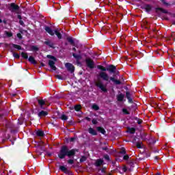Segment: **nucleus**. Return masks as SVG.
<instances>
[{
  "mask_svg": "<svg viewBox=\"0 0 175 175\" xmlns=\"http://www.w3.org/2000/svg\"><path fill=\"white\" fill-rule=\"evenodd\" d=\"M97 68L101 70L98 74V77L100 79H102L104 81H109V80H110V81H113L116 85H121L120 80L116 79V75L110 77L109 74L106 72V70H107L109 73H116L117 71V67H116V66L111 64L106 68L103 66L98 65Z\"/></svg>",
  "mask_w": 175,
  "mask_h": 175,
  "instance_id": "nucleus-1",
  "label": "nucleus"
},
{
  "mask_svg": "<svg viewBox=\"0 0 175 175\" xmlns=\"http://www.w3.org/2000/svg\"><path fill=\"white\" fill-rule=\"evenodd\" d=\"M76 152H79V149L69 150L68 146H62L60 148L58 157L60 158V159H64L65 157H68V158H73V157L76 155Z\"/></svg>",
  "mask_w": 175,
  "mask_h": 175,
  "instance_id": "nucleus-2",
  "label": "nucleus"
},
{
  "mask_svg": "<svg viewBox=\"0 0 175 175\" xmlns=\"http://www.w3.org/2000/svg\"><path fill=\"white\" fill-rule=\"evenodd\" d=\"M96 87L99 88L102 92L106 94L107 92V83L106 84H103V82L98 79L97 82L95 83Z\"/></svg>",
  "mask_w": 175,
  "mask_h": 175,
  "instance_id": "nucleus-3",
  "label": "nucleus"
},
{
  "mask_svg": "<svg viewBox=\"0 0 175 175\" xmlns=\"http://www.w3.org/2000/svg\"><path fill=\"white\" fill-rule=\"evenodd\" d=\"M85 63L87 67L90 68V69H94V68L95 67V62H94L93 60L90 58H87L85 59Z\"/></svg>",
  "mask_w": 175,
  "mask_h": 175,
  "instance_id": "nucleus-4",
  "label": "nucleus"
},
{
  "mask_svg": "<svg viewBox=\"0 0 175 175\" xmlns=\"http://www.w3.org/2000/svg\"><path fill=\"white\" fill-rule=\"evenodd\" d=\"M38 105L42 110L47 109V105L46 104V101L43 99H37Z\"/></svg>",
  "mask_w": 175,
  "mask_h": 175,
  "instance_id": "nucleus-5",
  "label": "nucleus"
},
{
  "mask_svg": "<svg viewBox=\"0 0 175 175\" xmlns=\"http://www.w3.org/2000/svg\"><path fill=\"white\" fill-rule=\"evenodd\" d=\"M8 9L10 10V12H17V10L20 9V7L18 5H16V3H12L10 4Z\"/></svg>",
  "mask_w": 175,
  "mask_h": 175,
  "instance_id": "nucleus-6",
  "label": "nucleus"
},
{
  "mask_svg": "<svg viewBox=\"0 0 175 175\" xmlns=\"http://www.w3.org/2000/svg\"><path fill=\"white\" fill-rule=\"evenodd\" d=\"M65 66L67 70H68V72H70V73H73L75 72V66H73V64L70 63H66Z\"/></svg>",
  "mask_w": 175,
  "mask_h": 175,
  "instance_id": "nucleus-7",
  "label": "nucleus"
},
{
  "mask_svg": "<svg viewBox=\"0 0 175 175\" xmlns=\"http://www.w3.org/2000/svg\"><path fill=\"white\" fill-rule=\"evenodd\" d=\"M156 13L159 16V17H161V13H164L165 14H167L169 12L167 10L161 8H156Z\"/></svg>",
  "mask_w": 175,
  "mask_h": 175,
  "instance_id": "nucleus-8",
  "label": "nucleus"
},
{
  "mask_svg": "<svg viewBox=\"0 0 175 175\" xmlns=\"http://www.w3.org/2000/svg\"><path fill=\"white\" fill-rule=\"evenodd\" d=\"M55 62H57V61L51 59L49 61L48 65L50 66V68H51L53 70H57V67L55 66Z\"/></svg>",
  "mask_w": 175,
  "mask_h": 175,
  "instance_id": "nucleus-9",
  "label": "nucleus"
},
{
  "mask_svg": "<svg viewBox=\"0 0 175 175\" xmlns=\"http://www.w3.org/2000/svg\"><path fill=\"white\" fill-rule=\"evenodd\" d=\"M88 133L92 135V136H97L98 131L94 129L92 127H90L88 129Z\"/></svg>",
  "mask_w": 175,
  "mask_h": 175,
  "instance_id": "nucleus-10",
  "label": "nucleus"
},
{
  "mask_svg": "<svg viewBox=\"0 0 175 175\" xmlns=\"http://www.w3.org/2000/svg\"><path fill=\"white\" fill-rule=\"evenodd\" d=\"M44 29H45L46 32L49 33V35H51V36H54V31H53V29H51V28H50V27L45 26Z\"/></svg>",
  "mask_w": 175,
  "mask_h": 175,
  "instance_id": "nucleus-11",
  "label": "nucleus"
},
{
  "mask_svg": "<svg viewBox=\"0 0 175 175\" xmlns=\"http://www.w3.org/2000/svg\"><path fill=\"white\" fill-rule=\"evenodd\" d=\"M44 44H46V46H49V47H51V49H55V46H54V43H53L50 40H46L44 42Z\"/></svg>",
  "mask_w": 175,
  "mask_h": 175,
  "instance_id": "nucleus-12",
  "label": "nucleus"
},
{
  "mask_svg": "<svg viewBox=\"0 0 175 175\" xmlns=\"http://www.w3.org/2000/svg\"><path fill=\"white\" fill-rule=\"evenodd\" d=\"M96 129L98 132H100V133H102L103 135H106V130H105L103 127L97 126L96 127Z\"/></svg>",
  "mask_w": 175,
  "mask_h": 175,
  "instance_id": "nucleus-13",
  "label": "nucleus"
},
{
  "mask_svg": "<svg viewBox=\"0 0 175 175\" xmlns=\"http://www.w3.org/2000/svg\"><path fill=\"white\" fill-rule=\"evenodd\" d=\"M49 114V112L46 111H41L38 113V117L42 118V117H46Z\"/></svg>",
  "mask_w": 175,
  "mask_h": 175,
  "instance_id": "nucleus-14",
  "label": "nucleus"
},
{
  "mask_svg": "<svg viewBox=\"0 0 175 175\" xmlns=\"http://www.w3.org/2000/svg\"><path fill=\"white\" fill-rule=\"evenodd\" d=\"M131 96V93L129 92H126V98L128 99L129 103H133V100Z\"/></svg>",
  "mask_w": 175,
  "mask_h": 175,
  "instance_id": "nucleus-15",
  "label": "nucleus"
},
{
  "mask_svg": "<svg viewBox=\"0 0 175 175\" xmlns=\"http://www.w3.org/2000/svg\"><path fill=\"white\" fill-rule=\"evenodd\" d=\"M55 33L57 36L58 39H62V34H61V33H59V29H56L54 31V34Z\"/></svg>",
  "mask_w": 175,
  "mask_h": 175,
  "instance_id": "nucleus-16",
  "label": "nucleus"
},
{
  "mask_svg": "<svg viewBox=\"0 0 175 175\" xmlns=\"http://www.w3.org/2000/svg\"><path fill=\"white\" fill-rule=\"evenodd\" d=\"M124 98H125V95L123 94L122 93H121L117 96V99H118V102H122V100H124Z\"/></svg>",
  "mask_w": 175,
  "mask_h": 175,
  "instance_id": "nucleus-17",
  "label": "nucleus"
},
{
  "mask_svg": "<svg viewBox=\"0 0 175 175\" xmlns=\"http://www.w3.org/2000/svg\"><path fill=\"white\" fill-rule=\"evenodd\" d=\"M128 165H129V166H130V167L129 168V171L132 172L133 167H135V163L132 161L130 160L128 161Z\"/></svg>",
  "mask_w": 175,
  "mask_h": 175,
  "instance_id": "nucleus-18",
  "label": "nucleus"
},
{
  "mask_svg": "<svg viewBox=\"0 0 175 175\" xmlns=\"http://www.w3.org/2000/svg\"><path fill=\"white\" fill-rule=\"evenodd\" d=\"M101 165H103V160H102L100 159H97L95 163V166H96L98 167L99 166H101Z\"/></svg>",
  "mask_w": 175,
  "mask_h": 175,
  "instance_id": "nucleus-19",
  "label": "nucleus"
},
{
  "mask_svg": "<svg viewBox=\"0 0 175 175\" xmlns=\"http://www.w3.org/2000/svg\"><path fill=\"white\" fill-rule=\"evenodd\" d=\"M144 9H145L147 13H149V12H151L152 7L150 5L146 4L145 5H144Z\"/></svg>",
  "mask_w": 175,
  "mask_h": 175,
  "instance_id": "nucleus-20",
  "label": "nucleus"
},
{
  "mask_svg": "<svg viewBox=\"0 0 175 175\" xmlns=\"http://www.w3.org/2000/svg\"><path fill=\"white\" fill-rule=\"evenodd\" d=\"M28 59H29V62H30L31 64H33V65H36V64H38L36 60H35V58H33V57L32 56H30Z\"/></svg>",
  "mask_w": 175,
  "mask_h": 175,
  "instance_id": "nucleus-21",
  "label": "nucleus"
},
{
  "mask_svg": "<svg viewBox=\"0 0 175 175\" xmlns=\"http://www.w3.org/2000/svg\"><path fill=\"white\" fill-rule=\"evenodd\" d=\"M72 56L74 57V58H75V59H77V62H79V61H80V59H81V58H83L81 57V55H77L76 53H72Z\"/></svg>",
  "mask_w": 175,
  "mask_h": 175,
  "instance_id": "nucleus-22",
  "label": "nucleus"
},
{
  "mask_svg": "<svg viewBox=\"0 0 175 175\" xmlns=\"http://www.w3.org/2000/svg\"><path fill=\"white\" fill-rule=\"evenodd\" d=\"M148 144H155L157 143V140H154V138L152 137H150L148 141H147Z\"/></svg>",
  "mask_w": 175,
  "mask_h": 175,
  "instance_id": "nucleus-23",
  "label": "nucleus"
},
{
  "mask_svg": "<svg viewBox=\"0 0 175 175\" xmlns=\"http://www.w3.org/2000/svg\"><path fill=\"white\" fill-rule=\"evenodd\" d=\"M36 135L37 136L43 137V136H44V132H43V131H42V130H38L36 132Z\"/></svg>",
  "mask_w": 175,
  "mask_h": 175,
  "instance_id": "nucleus-24",
  "label": "nucleus"
},
{
  "mask_svg": "<svg viewBox=\"0 0 175 175\" xmlns=\"http://www.w3.org/2000/svg\"><path fill=\"white\" fill-rule=\"evenodd\" d=\"M11 45L12 47H14V49H16L17 50H23V48H21V46L20 45H17L16 44H11Z\"/></svg>",
  "mask_w": 175,
  "mask_h": 175,
  "instance_id": "nucleus-25",
  "label": "nucleus"
},
{
  "mask_svg": "<svg viewBox=\"0 0 175 175\" xmlns=\"http://www.w3.org/2000/svg\"><path fill=\"white\" fill-rule=\"evenodd\" d=\"M67 40L69 43H70V44H72V46H75V40H73V38L68 37L67 38Z\"/></svg>",
  "mask_w": 175,
  "mask_h": 175,
  "instance_id": "nucleus-26",
  "label": "nucleus"
},
{
  "mask_svg": "<svg viewBox=\"0 0 175 175\" xmlns=\"http://www.w3.org/2000/svg\"><path fill=\"white\" fill-rule=\"evenodd\" d=\"M92 108L93 109V110H96V111L99 110V106H98V105L96 104H94Z\"/></svg>",
  "mask_w": 175,
  "mask_h": 175,
  "instance_id": "nucleus-27",
  "label": "nucleus"
},
{
  "mask_svg": "<svg viewBox=\"0 0 175 175\" xmlns=\"http://www.w3.org/2000/svg\"><path fill=\"white\" fill-rule=\"evenodd\" d=\"M129 133H131V135H133L136 132V129L135 128H131L129 129Z\"/></svg>",
  "mask_w": 175,
  "mask_h": 175,
  "instance_id": "nucleus-28",
  "label": "nucleus"
},
{
  "mask_svg": "<svg viewBox=\"0 0 175 175\" xmlns=\"http://www.w3.org/2000/svg\"><path fill=\"white\" fill-rule=\"evenodd\" d=\"M47 58H49V59H52V61H57V58L53 55H48Z\"/></svg>",
  "mask_w": 175,
  "mask_h": 175,
  "instance_id": "nucleus-29",
  "label": "nucleus"
},
{
  "mask_svg": "<svg viewBox=\"0 0 175 175\" xmlns=\"http://www.w3.org/2000/svg\"><path fill=\"white\" fill-rule=\"evenodd\" d=\"M21 55L25 59H28V55L27 53L22 52Z\"/></svg>",
  "mask_w": 175,
  "mask_h": 175,
  "instance_id": "nucleus-30",
  "label": "nucleus"
},
{
  "mask_svg": "<svg viewBox=\"0 0 175 175\" xmlns=\"http://www.w3.org/2000/svg\"><path fill=\"white\" fill-rule=\"evenodd\" d=\"M147 136V134L142 133L141 134V137L142 139V140H147V138L146 137Z\"/></svg>",
  "mask_w": 175,
  "mask_h": 175,
  "instance_id": "nucleus-31",
  "label": "nucleus"
},
{
  "mask_svg": "<svg viewBox=\"0 0 175 175\" xmlns=\"http://www.w3.org/2000/svg\"><path fill=\"white\" fill-rule=\"evenodd\" d=\"M7 128H14V124H12L11 122L6 124Z\"/></svg>",
  "mask_w": 175,
  "mask_h": 175,
  "instance_id": "nucleus-32",
  "label": "nucleus"
},
{
  "mask_svg": "<svg viewBox=\"0 0 175 175\" xmlns=\"http://www.w3.org/2000/svg\"><path fill=\"white\" fill-rule=\"evenodd\" d=\"M61 119L63 120V121H66V120H68V116H66L65 114H63L61 116Z\"/></svg>",
  "mask_w": 175,
  "mask_h": 175,
  "instance_id": "nucleus-33",
  "label": "nucleus"
},
{
  "mask_svg": "<svg viewBox=\"0 0 175 175\" xmlns=\"http://www.w3.org/2000/svg\"><path fill=\"white\" fill-rule=\"evenodd\" d=\"M87 161V157L85 156H82L81 158L80 159V162H85Z\"/></svg>",
  "mask_w": 175,
  "mask_h": 175,
  "instance_id": "nucleus-34",
  "label": "nucleus"
},
{
  "mask_svg": "<svg viewBox=\"0 0 175 175\" xmlns=\"http://www.w3.org/2000/svg\"><path fill=\"white\" fill-rule=\"evenodd\" d=\"M81 109V106H80V105H75V110H76V111H80Z\"/></svg>",
  "mask_w": 175,
  "mask_h": 175,
  "instance_id": "nucleus-35",
  "label": "nucleus"
},
{
  "mask_svg": "<svg viewBox=\"0 0 175 175\" xmlns=\"http://www.w3.org/2000/svg\"><path fill=\"white\" fill-rule=\"evenodd\" d=\"M120 154H122L123 155H125L126 154V151L125 150V148H122Z\"/></svg>",
  "mask_w": 175,
  "mask_h": 175,
  "instance_id": "nucleus-36",
  "label": "nucleus"
},
{
  "mask_svg": "<svg viewBox=\"0 0 175 175\" xmlns=\"http://www.w3.org/2000/svg\"><path fill=\"white\" fill-rule=\"evenodd\" d=\"M31 50L33 51H38L39 50V48L36 47V46H31Z\"/></svg>",
  "mask_w": 175,
  "mask_h": 175,
  "instance_id": "nucleus-37",
  "label": "nucleus"
},
{
  "mask_svg": "<svg viewBox=\"0 0 175 175\" xmlns=\"http://www.w3.org/2000/svg\"><path fill=\"white\" fill-rule=\"evenodd\" d=\"M59 169L62 170V172H64L68 168H66L65 166L61 165Z\"/></svg>",
  "mask_w": 175,
  "mask_h": 175,
  "instance_id": "nucleus-38",
  "label": "nucleus"
},
{
  "mask_svg": "<svg viewBox=\"0 0 175 175\" xmlns=\"http://www.w3.org/2000/svg\"><path fill=\"white\" fill-rule=\"evenodd\" d=\"M13 56L14 57V58H16V59L20 58V55L16 53H13Z\"/></svg>",
  "mask_w": 175,
  "mask_h": 175,
  "instance_id": "nucleus-39",
  "label": "nucleus"
},
{
  "mask_svg": "<svg viewBox=\"0 0 175 175\" xmlns=\"http://www.w3.org/2000/svg\"><path fill=\"white\" fill-rule=\"evenodd\" d=\"M161 2L162 3H163V5H165V6L167 7L170 6V3H167L166 1H165V0H162Z\"/></svg>",
  "mask_w": 175,
  "mask_h": 175,
  "instance_id": "nucleus-40",
  "label": "nucleus"
},
{
  "mask_svg": "<svg viewBox=\"0 0 175 175\" xmlns=\"http://www.w3.org/2000/svg\"><path fill=\"white\" fill-rule=\"evenodd\" d=\"M122 111H123V113H124V114H127V115H129V114H130V113L128 111V109H127L124 108V109H122Z\"/></svg>",
  "mask_w": 175,
  "mask_h": 175,
  "instance_id": "nucleus-41",
  "label": "nucleus"
},
{
  "mask_svg": "<svg viewBox=\"0 0 175 175\" xmlns=\"http://www.w3.org/2000/svg\"><path fill=\"white\" fill-rule=\"evenodd\" d=\"M136 146L137 147V148H142V142H138L137 144H135Z\"/></svg>",
  "mask_w": 175,
  "mask_h": 175,
  "instance_id": "nucleus-42",
  "label": "nucleus"
},
{
  "mask_svg": "<svg viewBox=\"0 0 175 175\" xmlns=\"http://www.w3.org/2000/svg\"><path fill=\"white\" fill-rule=\"evenodd\" d=\"M68 163L69 165H73V163H75V161H73V159H69V160L68 161Z\"/></svg>",
  "mask_w": 175,
  "mask_h": 175,
  "instance_id": "nucleus-43",
  "label": "nucleus"
},
{
  "mask_svg": "<svg viewBox=\"0 0 175 175\" xmlns=\"http://www.w3.org/2000/svg\"><path fill=\"white\" fill-rule=\"evenodd\" d=\"M122 170H123V171L125 172H126V170H129V168L124 165V166L122 168Z\"/></svg>",
  "mask_w": 175,
  "mask_h": 175,
  "instance_id": "nucleus-44",
  "label": "nucleus"
},
{
  "mask_svg": "<svg viewBox=\"0 0 175 175\" xmlns=\"http://www.w3.org/2000/svg\"><path fill=\"white\" fill-rule=\"evenodd\" d=\"M39 149L42 151L40 152V154H42V152H44V146H39Z\"/></svg>",
  "mask_w": 175,
  "mask_h": 175,
  "instance_id": "nucleus-45",
  "label": "nucleus"
},
{
  "mask_svg": "<svg viewBox=\"0 0 175 175\" xmlns=\"http://www.w3.org/2000/svg\"><path fill=\"white\" fill-rule=\"evenodd\" d=\"M92 122L94 125H96V124H98V120H96V119H93Z\"/></svg>",
  "mask_w": 175,
  "mask_h": 175,
  "instance_id": "nucleus-46",
  "label": "nucleus"
},
{
  "mask_svg": "<svg viewBox=\"0 0 175 175\" xmlns=\"http://www.w3.org/2000/svg\"><path fill=\"white\" fill-rule=\"evenodd\" d=\"M56 78L59 79V80H64L65 79H64V77H62V76L61 75H56Z\"/></svg>",
  "mask_w": 175,
  "mask_h": 175,
  "instance_id": "nucleus-47",
  "label": "nucleus"
},
{
  "mask_svg": "<svg viewBox=\"0 0 175 175\" xmlns=\"http://www.w3.org/2000/svg\"><path fill=\"white\" fill-rule=\"evenodd\" d=\"M105 159L107 161H110V157L108 154L104 156Z\"/></svg>",
  "mask_w": 175,
  "mask_h": 175,
  "instance_id": "nucleus-48",
  "label": "nucleus"
},
{
  "mask_svg": "<svg viewBox=\"0 0 175 175\" xmlns=\"http://www.w3.org/2000/svg\"><path fill=\"white\" fill-rule=\"evenodd\" d=\"M19 24L21 25H22L23 27H25V24L24 23V21H23L21 20L19 21Z\"/></svg>",
  "mask_w": 175,
  "mask_h": 175,
  "instance_id": "nucleus-49",
  "label": "nucleus"
},
{
  "mask_svg": "<svg viewBox=\"0 0 175 175\" xmlns=\"http://www.w3.org/2000/svg\"><path fill=\"white\" fill-rule=\"evenodd\" d=\"M17 38H18L19 39H23V36H21V33H18L16 35Z\"/></svg>",
  "mask_w": 175,
  "mask_h": 175,
  "instance_id": "nucleus-50",
  "label": "nucleus"
},
{
  "mask_svg": "<svg viewBox=\"0 0 175 175\" xmlns=\"http://www.w3.org/2000/svg\"><path fill=\"white\" fill-rule=\"evenodd\" d=\"M123 159H124V161H128V159H129V155H124L123 157Z\"/></svg>",
  "mask_w": 175,
  "mask_h": 175,
  "instance_id": "nucleus-51",
  "label": "nucleus"
},
{
  "mask_svg": "<svg viewBox=\"0 0 175 175\" xmlns=\"http://www.w3.org/2000/svg\"><path fill=\"white\" fill-rule=\"evenodd\" d=\"M136 139H137V137H135L134 139H133V143L134 144H137V143H138L137 141H136Z\"/></svg>",
  "mask_w": 175,
  "mask_h": 175,
  "instance_id": "nucleus-52",
  "label": "nucleus"
},
{
  "mask_svg": "<svg viewBox=\"0 0 175 175\" xmlns=\"http://www.w3.org/2000/svg\"><path fill=\"white\" fill-rule=\"evenodd\" d=\"M64 173L66 174H70V171L69 170H68V168H67V170L64 172Z\"/></svg>",
  "mask_w": 175,
  "mask_h": 175,
  "instance_id": "nucleus-53",
  "label": "nucleus"
},
{
  "mask_svg": "<svg viewBox=\"0 0 175 175\" xmlns=\"http://www.w3.org/2000/svg\"><path fill=\"white\" fill-rule=\"evenodd\" d=\"M75 140H76V138H75V137H71V138L70 139V142H75Z\"/></svg>",
  "mask_w": 175,
  "mask_h": 175,
  "instance_id": "nucleus-54",
  "label": "nucleus"
},
{
  "mask_svg": "<svg viewBox=\"0 0 175 175\" xmlns=\"http://www.w3.org/2000/svg\"><path fill=\"white\" fill-rule=\"evenodd\" d=\"M143 122V121L142 120H137V124H139V125H140V124H142Z\"/></svg>",
  "mask_w": 175,
  "mask_h": 175,
  "instance_id": "nucleus-55",
  "label": "nucleus"
},
{
  "mask_svg": "<svg viewBox=\"0 0 175 175\" xmlns=\"http://www.w3.org/2000/svg\"><path fill=\"white\" fill-rule=\"evenodd\" d=\"M7 35L9 38H12V36H13V34L12 33H8Z\"/></svg>",
  "mask_w": 175,
  "mask_h": 175,
  "instance_id": "nucleus-56",
  "label": "nucleus"
},
{
  "mask_svg": "<svg viewBox=\"0 0 175 175\" xmlns=\"http://www.w3.org/2000/svg\"><path fill=\"white\" fill-rule=\"evenodd\" d=\"M103 150L104 151H107V150H109V148H107V146H105V147H103Z\"/></svg>",
  "mask_w": 175,
  "mask_h": 175,
  "instance_id": "nucleus-57",
  "label": "nucleus"
},
{
  "mask_svg": "<svg viewBox=\"0 0 175 175\" xmlns=\"http://www.w3.org/2000/svg\"><path fill=\"white\" fill-rule=\"evenodd\" d=\"M18 123L19 124V125H23V120H20L19 119Z\"/></svg>",
  "mask_w": 175,
  "mask_h": 175,
  "instance_id": "nucleus-58",
  "label": "nucleus"
},
{
  "mask_svg": "<svg viewBox=\"0 0 175 175\" xmlns=\"http://www.w3.org/2000/svg\"><path fill=\"white\" fill-rule=\"evenodd\" d=\"M21 33H24V32H27L25 30H20Z\"/></svg>",
  "mask_w": 175,
  "mask_h": 175,
  "instance_id": "nucleus-59",
  "label": "nucleus"
},
{
  "mask_svg": "<svg viewBox=\"0 0 175 175\" xmlns=\"http://www.w3.org/2000/svg\"><path fill=\"white\" fill-rule=\"evenodd\" d=\"M99 170H100L102 173H106L104 169H102V170L100 169Z\"/></svg>",
  "mask_w": 175,
  "mask_h": 175,
  "instance_id": "nucleus-60",
  "label": "nucleus"
},
{
  "mask_svg": "<svg viewBox=\"0 0 175 175\" xmlns=\"http://www.w3.org/2000/svg\"><path fill=\"white\" fill-rule=\"evenodd\" d=\"M18 18L19 20H21L23 18L21 17V15H18Z\"/></svg>",
  "mask_w": 175,
  "mask_h": 175,
  "instance_id": "nucleus-61",
  "label": "nucleus"
},
{
  "mask_svg": "<svg viewBox=\"0 0 175 175\" xmlns=\"http://www.w3.org/2000/svg\"><path fill=\"white\" fill-rule=\"evenodd\" d=\"M85 120H87L88 121H91V118H88V117H86L85 118Z\"/></svg>",
  "mask_w": 175,
  "mask_h": 175,
  "instance_id": "nucleus-62",
  "label": "nucleus"
},
{
  "mask_svg": "<svg viewBox=\"0 0 175 175\" xmlns=\"http://www.w3.org/2000/svg\"><path fill=\"white\" fill-rule=\"evenodd\" d=\"M146 157H151V153H149V154L146 153Z\"/></svg>",
  "mask_w": 175,
  "mask_h": 175,
  "instance_id": "nucleus-63",
  "label": "nucleus"
},
{
  "mask_svg": "<svg viewBox=\"0 0 175 175\" xmlns=\"http://www.w3.org/2000/svg\"><path fill=\"white\" fill-rule=\"evenodd\" d=\"M51 155H52V154H51V153H50V152H47V156H48V157H51Z\"/></svg>",
  "mask_w": 175,
  "mask_h": 175,
  "instance_id": "nucleus-64",
  "label": "nucleus"
}]
</instances>
